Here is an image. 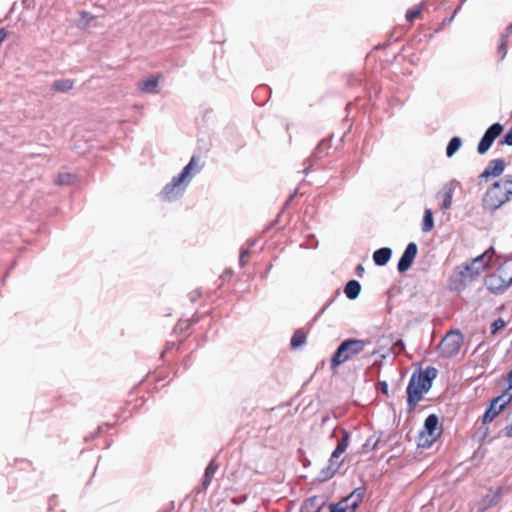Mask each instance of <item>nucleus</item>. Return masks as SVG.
<instances>
[{"label": "nucleus", "instance_id": "nucleus-1", "mask_svg": "<svg viewBox=\"0 0 512 512\" xmlns=\"http://www.w3.org/2000/svg\"><path fill=\"white\" fill-rule=\"evenodd\" d=\"M200 171L195 157H192L189 163L183 168L179 176L174 177L160 193L163 200L172 201L180 197L190 183L193 176Z\"/></svg>", "mask_w": 512, "mask_h": 512}, {"label": "nucleus", "instance_id": "nucleus-2", "mask_svg": "<svg viewBox=\"0 0 512 512\" xmlns=\"http://www.w3.org/2000/svg\"><path fill=\"white\" fill-rule=\"evenodd\" d=\"M494 248L490 247L483 254L475 257L470 262L458 266L456 274L459 277L460 285L472 282L484 270L487 269L494 254Z\"/></svg>", "mask_w": 512, "mask_h": 512}, {"label": "nucleus", "instance_id": "nucleus-3", "mask_svg": "<svg viewBox=\"0 0 512 512\" xmlns=\"http://www.w3.org/2000/svg\"><path fill=\"white\" fill-rule=\"evenodd\" d=\"M486 288L495 295L506 292L512 285V261H505L497 270L485 277Z\"/></svg>", "mask_w": 512, "mask_h": 512}, {"label": "nucleus", "instance_id": "nucleus-4", "mask_svg": "<svg viewBox=\"0 0 512 512\" xmlns=\"http://www.w3.org/2000/svg\"><path fill=\"white\" fill-rule=\"evenodd\" d=\"M367 344H369L368 341L360 339H349L342 342L332 357V367H338L342 363L350 360L355 355L361 353Z\"/></svg>", "mask_w": 512, "mask_h": 512}, {"label": "nucleus", "instance_id": "nucleus-5", "mask_svg": "<svg viewBox=\"0 0 512 512\" xmlns=\"http://www.w3.org/2000/svg\"><path fill=\"white\" fill-rule=\"evenodd\" d=\"M349 435L346 431H343V437L338 442L336 449L332 452L329 459V464L326 468L322 469L320 473V479L326 481L330 479L342 465V461H338V458L346 451L348 447Z\"/></svg>", "mask_w": 512, "mask_h": 512}, {"label": "nucleus", "instance_id": "nucleus-6", "mask_svg": "<svg viewBox=\"0 0 512 512\" xmlns=\"http://www.w3.org/2000/svg\"><path fill=\"white\" fill-rule=\"evenodd\" d=\"M505 190V185L501 180L495 182L485 194L483 199L485 207L489 210H496L505 204L510 199Z\"/></svg>", "mask_w": 512, "mask_h": 512}, {"label": "nucleus", "instance_id": "nucleus-7", "mask_svg": "<svg viewBox=\"0 0 512 512\" xmlns=\"http://www.w3.org/2000/svg\"><path fill=\"white\" fill-rule=\"evenodd\" d=\"M463 343V336L459 331H450L438 345L439 354L444 358L456 356Z\"/></svg>", "mask_w": 512, "mask_h": 512}, {"label": "nucleus", "instance_id": "nucleus-8", "mask_svg": "<svg viewBox=\"0 0 512 512\" xmlns=\"http://www.w3.org/2000/svg\"><path fill=\"white\" fill-rule=\"evenodd\" d=\"M430 388L431 383H426L419 375L413 374L407 387L408 405L414 407Z\"/></svg>", "mask_w": 512, "mask_h": 512}, {"label": "nucleus", "instance_id": "nucleus-9", "mask_svg": "<svg viewBox=\"0 0 512 512\" xmlns=\"http://www.w3.org/2000/svg\"><path fill=\"white\" fill-rule=\"evenodd\" d=\"M364 497V490L355 489L348 497L329 506L330 512H354Z\"/></svg>", "mask_w": 512, "mask_h": 512}, {"label": "nucleus", "instance_id": "nucleus-10", "mask_svg": "<svg viewBox=\"0 0 512 512\" xmlns=\"http://www.w3.org/2000/svg\"><path fill=\"white\" fill-rule=\"evenodd\" d=\"M437 426V416L434 414L429 415L424 423V431L420 434L419 446H430L436 440L437 436L439 435L437 432Z\"/></svg>", "mask_w": 512, "mask_h": 512}, {"label": "nucleus", "instance_id": "nucleus-11", "mask_svg": "<svg viewBox=\"0 0 512 512\" xmlns=\"http://www.w3.org/2000/svg\"><path fill=\"white\" fill-rule=\"evenodd\" d=\"M512 396L509 393H503L492 400L490 407L483 416V423H489L505 408L511 401Z\"/></svg>", "mask_w": 512, "mask_h": 512}, {"label": "nucleus", "instance_id": "nucleus-12", "mask_svg": "<svg viewBox=\"0 0 512 512\" xmlns=\"http://www.w3.org/2000/svg\"><path fill=\"white\" fill-rule=\"evenodd\" d=\"M503 127L499 123H495L491 125L487 131L485 132L484 136L480 140L477 151L479 154L486 153L491 145L493 144L494 140L502 133Z\"/></svg>", "mask_w": 512, "mask_h": 512}, {"label": "nucleus", "instance_id": "nucleus-13", "mask_svg": "<svg viewBox=\"0 0 512 512\" xmlns=\"http://www.w3.org/2000/svg\"><path fill=\"white\" fill-rule=\"evenodd\" d=\"M460 187V182L453 179L443 185L441 190L438 192L437 197L442 200L441 209L448 210L452 207V199L454 192Z\"/></svg>", "mask_w": 512, "mask_h": 512}, {"label": "nucleus", "instance_id": "nucleus-14", "mask_svg": "<svg viewBox=\"0 0 512 512\" xmlns=\"http://www.w3.org/2000/svg\"><path fill=\"white\" fill-rule=\"evenodd\" d=\"M418 247L416 243L411 242L407 245L404 253L402 254L397 269L400 273L406 272L413 264V261L417 255Z\"/></svg>", "mask_w": 512, "mask_h": 512}, {"label": "nucleus", "instance_id": "nucleus-15", "mask_svg": "<svg viewBox=\"0 0 512 512\" xmlns=\"http://www.w3.org/2000/svg\"><path fill=\"white\" fill-rule=\"evenodd\" d=\"M502 493H503L502 488H497L496 490H490L486 494V496L478 502V504H477L478 511L483 512V511L489 509L490 507L496 505L498 503V501L500 500Z\"/></svg>", "mask_w": 512, "mask_h": 512}, {"label": "nucleus", "instance_id": "nucleus-16", "mask_svg": "<svg viewBox=\"0 0 512 512\" xmlns=\"http://www.w3.org/2000/svg\"><path fill=\"white\" fill-rule=\"evenodd\" d=\"M505 169V162L503 159H495L489 162L487 167L481 173V178L498 177Z\"/></svg>", "mask_w": 512, "mask_h": 512}, {"label": "nucleus", "instance_id": "nucleus-17", "mask_svg": "<svg viewBox=\"0 0 512 512\" xmlns=\"http://www.w3.org/2000/svg\"><path fill=\"white\" fill-rule=\"evenodd\" d=\"M138 87L142 92L156 94L158 93V77L151 76L143 79L141 82H139Z\"/></svg>", "mask_w": 512, "mask_h": 512}, {"label": "nucleus", "instance_id": "nucleus-18", "mask_svg": "<svg viewBox=\"0 0 512 512\" xmlns=\"http://www.w3.org/2000/svg\"><path fill=\"white\" fill-rule=\"evenodd\" d=\"M392 255L390 248L384 247L376 250L373 254V261L378 266H384L388 263Z\"/></svg>", "mask_w": 512, "mask_h": 512}, {"label": "nucleus", "instance_id": "nucleus-19", "mask_svg": "<svg viewBox=\"0 0 512 512\" xmlns=\"http://www.w3.org/2000/svg\"><path fill=\"white\" fill-rule=\"evenodd\" d=\"M361 291V285L356 280H350L345 286L344 292L347 298L354 300L356 299Z\"/></svg>", "mask_w": 512, "mask_h": 512}, {"label": "nucleus", "instance_id": "nucleus-20", "mask_svg": "<svg viewBox=\"0 0 512 512\" xmlns=\"http://www.w3.org/2000/svg\"><path fill=\"white\" fill-rule=\"evenodd\" d=\"M434 227L433 213L431 209H425L423 216L422 230L423 232H429Z\"/></svg>", "mask_w": 512, "mask_h": 512}, {"label": "nucleus", "instance_id": "nucleus-21", "mask_svg": "<svg viewBox=\"0 0 512 512\" xmlns=\"http://www.w3.org/2000/svg\"><path fill=\"white\" fill-rule=\"evenodd\" d=\"M73 88V81L69 79L56 80L53 89L58 92H67Z\"/></svg>", "mask_w": 512, "mask_h": 512}, {"label": "nucleus", "instance_id": "nucleus-22", "mask_svg": "<svg viewBox=\"0 0 512 512\" xmlns=\"http://www.w3.org/2000/svg\"><path fill=\"white\" fill-rule=\"evenodd\" d=\"M217 470V465L215 464L214 461H211L209 463V465L207 466V468L205 469V474H204V481H203V487L204 488H207L208 485L210 484L215 472Z\"/></svg>", "mask_w": 512, "mask_h": 512}, {"label": "nucleus", "instance_id": "nucleus-23", "mask_svg": "<svg viewBox=\"0 0 512 512\" xmlns=\"http://www.w3.org/2000/svg\"><path fill=\"white\" fill-rule=\"evenodd\" d=\"M462 140L459 137H453L450 142L448 143L447 149H446V155L450 158L452 157L461 147Z\"/></svg>", "mask_w": 512, "mask_h": 512}, {"label": "nucleus", "instance_id": "nucleus-24", "mask_svg": "<svg viewBox=\"0 0 512 512\" xmlns=\"http://www.w3.org/2000/svg\"><path fill=\"white\" fill-rule=\"evenodd\" d=\"M426 383H431L437 376V369L434 367H427L423 372L418 374Z\"/></svg>", "mask_w": 512, "mask_h": 512}, {"label": "nucleus", "instance_id": "nucleus-25", "mask_svg": "<svg viewBox=\"0 0 512 512\" xmlns=\"http://www.w3.org/2000/svg\"><path fill=\"white\" fill-rule=\"evenodd\" d=\"M305 340V334L302 331L298 330L292 336L291 345L294 348H298L305 343Z\"/></svg>", "mask_w": 512, "mask_h": 512}, {"label": "nucleus", "instance_id": "nucleus-26", "mask_svg": "<svg viewBox=\"0 0 512 512\" xmlns=\"http://www.w3.org/2000/svg\"><path fill=\"white\" fill-rule=\"evenodd\" d=\"M73 175L70 173H60L57 177L56 183L59 185H67L72 183Z\"/></svg>", "mask_w": 512, "mask_h": 512}, {"label": "nucleus", "instance_id": "nucleus-27", "mask_svg": "<svg viewBox=\"0 0 512 512\" xmlns=\"http://www.w3.org/2000/svg\"><path fill=\"white\" fill-rule=\"evenodd\" d=\"M377 442L378 440L377 439H374L373 437H370L369 439H367V441L364 443L363 445V450L365 452H369L371 450H374L376 448V445H377Z\"/></svg>", "mask_w": 512, "mask_h": 512}, {"label": "nucleus", "instance_id": "nucleus-28", "mask_svg": "<svg viewBox=\"0 0 512 512\" xmlns=\"http://www.w3.org/2000/svg\"><path fill=\"white\" fill-rule=\"evenodd\" d=\"M506 325L505 321L501 318L495 320L491 325V332L495 334L498 330L504 328Z\"/></svg>", "mask_w": 512, "mask_h": 512}, {"label": "nucleus", "instance_id": "nucleus-29", "mask_svg": "<svg viewBox=\"0 0 512 512\" xmlns=\"http://www.w3.org/2000/svg\"><path fill=\"white\" fill-rule=\"evenodd\" d=\"M509 424L503 429V433L506 437H512V411L508 415Z\"/></svg>", "mask_w": 512, "mask_h": 512}, {"label": "nucleus", "instance_id": "nucleus-30", "mask_svg": "<svg viewBox=\"0 0 512 512\" xmlns=\"http://www.w3.org/2000/svg\"><path fill=\"white\" fill-rule=\"evenodd\" d=\"M503 185H505V191L508 193V196H512V178L506 177L505 179L501 180Z\"/></svg>", "mask_w": 512, "mask_h": 512}, {"label": "nucleus", "instance_id": "nucleus-31", "mask_svg": "<svg viewBox=\"0 0 512 512\" xmlns=\"http://www.w3.org/2000/svg\"><path fill=\"white\" fill-rule=\"evenodd\" d=\"M421 10L419 8H413L406 13V18L408 21H413L420 14Z\"/></svg>", "mask_w": 512, "mask_h": 512}, {"label": "nucleus", "instance_id": "nucleus-32", "mask_svg": "<svg viewBox=\"0 0 512 512\" xmlns=\"http://www.w3.org/2000/svg\"><path fill=\"white\" fill-rule=\"evenodd\" d=\"M506 39H507V35H504L502 37V39H501V44H500V47H499V54L501 56V59H503L506 56V53H507Z\"/></svg>", "mask_w": 512, "mask_h": 512}, {"label": "nucleus", "instance_id": "nucleus-33", "mask_svg": "<svg viewBox=\"0 0 512 512\" xmlns=\"http://www.w3.org/2000/svg\"><path fill=\"white\" fill-rule=\"evenodd\" d=\"M501 144H506V145L512 146V127L509 129V131L506 133L504 138L501 140Z\"/></svg>", "mask_w": 512, "mask_h": 512}, {"label": "nucleus", "instance_id": "nucleus-34", "mask_svg": "<svg viewBox=\"0 0 512 512\" xmlns=\"http://www.w3.org/2000/svg\"><path fill=\"white\" fill-rule=\"evenodd\" d=\"M249 256V252L248 250H244L241 252L240 254V258H239V261H240V264L243 266L245 264V262L247 261V258Z\"/></svg>", "mask_w": 512, "mask_h": 512}, {"label": "nucleus", "instance_id": "nucleus-35", "mask_svg": "<svg viewBox=\"0 0 512 512\" xmlns=\"http://www.w3.org/2000/svg\"><path fill=\"white\" fill-rule=\"evenodd\" d=\"M6 36H7V32L5 31V29H0V44L4 41Z\"/></svg>", "mask_w": 512, "mask_h": 512}, {"label": "nucleus", "instance_id": "nucleus-36", "mask_svg": "<svg viewBox=\"0 0 512 512\" xmlns=\"http://www.w3.org/2000/svg\"><path fill=\"white\" fill-rule=\"evenodd\" d=\"M381 390L384 394L388 393V384L386 382L381 383Z\"/></svg>", "mask_w": 512, "mask_h": 512}, {"label": "nucleus", "instance_id": "nucleus-37", "mask_svg": "<svg viewBox=\"0 0 512 512\" xmlns=\"http://www.w3.org/2000/svg\"><path fill=\"white\" fill-rule=\"evenodd\" d=\"M82 17L85 18V19H88V20H92L94 17L91 16L89 13L87 12H83L82 13Z\"/></svg>", "mask_w": 512, "mask_h": 512}, {"label": "nucleus", "instance_id": "nucleus-38", "mask_svg": "<svg viewBox=\"0 0 512 512\" xmlns=\"http://www.w3.org/2000/svg\"><path fill=\"white\" fill-rule=\"evenodd\" d=\"M508 381H509V388L511 389L512 388V369H511V372L508 375Z\"/></svg>", "mask_w": 512, "mask_h": 512}, {"label": "nucleus", "instance_id": "nucleus-39", "mask_svg": "<svg viewBox=\"0 0 512 512\" xmlns=\"http://www.w3.org/2000/svg\"><path fill=\"white\" fill-rule=\"evenodd\" d=\"M507 33H512V25L507 28Z\"/></svg>", "mask_w": 512, "mask_h": 512}, {"label": "nucleus", "instance_id": "nucleus-40", "mask_svg": "<svg viewBox=\"0 0 512 512\" xmlns=\"http://www.w3.org/2000/svg\"><path fill=\"white\" fill-rule=\"evenodd\" d=\"M358 269H359V271H362L363 267L360 265V266H358Z\"/></svg>", "mask_w": 512, "mask_h": 512}]
</instances>
